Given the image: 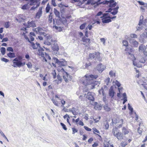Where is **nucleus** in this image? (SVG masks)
<instances>
[{
    "instance_id": "obj_50",
    "label": "nucleus",
    "mask_w": 147,
    "mask_h": 147,
    "mask_svg": "<svg viewBox=\"0 0 147 147\" xmlns=\"http://www.w3.org/2000/svg\"><path fill=\"white\" fill-rule=\"evenodd\" d=\"M63 78L64 80L66 82H68V80L67 78V77H66V75H65V74H64V73H63Z\"/></svg>"
},
{
    "instance_id": "obj_10",
    "label": "nucleus",
    "mask_w": 147,
    "mask_h": 147,
    "mask_svg": "<svg viewBox=\"0 0 147 147\" xmlns=\"http://www.w3.org/2000/svg\"><path fill=\"white\" fill-rule=\"evenodd\" d=\"M45 53L44 52L43 49L42 48H40L38 50V52H37V54L38 55L40 56H41L42 57H43L44 56V54Z\"/></svg>"
},
{
    "instance_id": "obj_18",
    "label": "nucleus",
    "mask_w": 147,
    "mask_h": 147,
    "mask_svg": "<svg viewBox=\"0 0 147 147\" xmlns=\"http://www.w3.org/2000/svg\"><path fill=\"white\" fill-rule=\"evenodd\" d=\"M130 42L131 43L134 47H137L138 44V42L136 40L133 39L131 40L130 41Z\"/></svg>"
},
{
    "instance_id": "obj_26",
    "label": "nucleus",
    "mask_w": 147,
    "mask_h": 147,
    "mask_svg": "<svg viewBox=\"0 0 147 147\" xmlns=\"http://www.w3.org/2000/svg\"><path fill=\"white\" fill-rule=\"evenodd\" d=\"M138 59L139 62L141 63H144L145 62L146 59L140 56Z\"/></svg>"
},
{
    "instance_id": "obj_21",
    "label": "nucleus",
    "mask_w": 147,
    "mask_h": 147,
    "mask_svg": "<svg viewBox=\"0 0 147 147\" xmlns=\"http://www.w3.org/2000/svg\"><path fill=\"white\" fill-rule=\"evenodd\" d=\"M115 123H119V124L118 126V127H120L121 126V124H122L123 122V120L122 119H116V120Z\"/></svg>"
},
{
    "instance_id": "obj_7",
    "label": "nucleus",
    "mask_w": 147,
    "mask_h": 147,
    "mask_svg": "<svg viewBox=\"0 0 147 147\" xmlns=\"http://www.w3.org/2000/svg\"><path fill=\"white\" fill-rule=\"evenodd\" d=\"M119 8L118 6H117L116 8L113 9L112 8H110L109 9L108 12H111L113 15H116L118 12V9Z\"/></svg>"
},
{
    "instance_id": "obj_6",
    "label": "nucleus",
    "mask_w": 147,
    "mask_h": 147,
    "mask_svg": "<svg viewBox=\"0 0 147 147\" xmlns=\"http://www.w3.org/2000/svg\"><path fill=\"white\" fill-rule=\"evenodd\" d=\"M97 0H88L86 3V5H89L90 4L91 5H98L99 4H100L102 3V2H101L100 3V0H98L96 1Z\"/></svg>"
},
{
    "instance_id": "obj_22",
    "label": "nucleus",
    "mask_w": 147,
    "mask_h": 147,
    "mask_svg": "<svg viewBox=\"0 0 147 147\" xmlns=\"http://www.w3.org/2000/svg\"><path fill=\"white\" fill-rule=\"evenodd\" d=\"M15 63L17 65V67H20L21 66H24L25 64V62L22 63L21 61H20V62H18V63Z\"/></svg>"
},
{
    "instance_id": "obj_16",
    "label": "nucleus",
    "mask_w": 147,
    "mask_h": 147,
    "mask_svg": "<svg viewBox=\"0 0 147 147\" xmlns=\"http://www.w3.org/2000/svg\"><path fill=\"white\" fill-rule=\"evenodd\" d=\"M100 53L99 52L95 53V59L96 60H97L99 61L101 60V58L100 57Z\"/></svg>"
},
{
    "instance_id": "obj_57",
    "label": "nucleus",
    "mask_w": 147,
    "mask_h": 147,
    "mask_svg": "<svg viewBox=\"0 0 147 147\" xmlns=\"http://www.w3.org/2000/svg\"><path fill=\"white\" fill-rule=\"evenodd\" d=\"M127 145L126 143L125 142H122L121 143V145L123 147H125Z\"/></svg>"
},
{
    "instance_id": "obj_28",
    "label": "nucleus",
    "mask_w": 147,
    "mask_h": 147,
    "mask_svg": "<svg viewBox=\"0 0 147 147\" xmlns=\"http://www.w3.org/2000/svg\"><path fill=\"white\" fill-rule=\"evenodd\" d=\"M7 55L10 58H14L16 57L15 53H9L7 54Z\"/></svg>"
},
{
    "instance_id": "obj_41",
    "label": "nucleus",
    "mask_w": 147,
    "mask_h": 147,
    "mask_svg": "<svg viewBox=\"0 0 147 147\" xmlns=\"http://www.w3.org/2000/svg\"><path fill=\"white\" fill-rule=\"evenodd\" d=\"M94 24V23H93L92 24V25H88V26L86 28V30H87L88 29L89 30H91L93 26L92 25H93Z\"/></svg>"
},
{
    "instance_id": "obj_47",
    "label": "nucleus",
    "mask_w": 147,
    "mask_h": 147,
    "mask_svg": "<svg viewBox=\"0 0 147 147\" xmlns=\"http://www.w3.org/2000/svg\"><path fill=\"white\" fill-rule=\"evenodd\" d=\"M45 37H46L47 39L50 40L51 39L52 36L51 35H50L48 34H47L45 35Z\"/></svg>"
},
{
    "instance_id": "obj_32",
    "label": "nucleus",
    "mask_w": 147,
    "mask_h": 147,
    "mask_svg": "<svg viewBox=\"0 0 147 147\" xmlns=\"http://www.w3.org/2000/svg\"><path fill=\"white\" fill-rule=\"evenodd\" d=\"M1 52L2 55H4L5 52V48L3 47H1Z\"/></svg>"
},
{
    "instance_id": "obj_11",
    "label": "nucleus",
    "mask_w": 147,
    "mask_h": 147,
    "mask_svg": "<svg viewBox=\"0 0 147 147\" xmlns=\"http://www.w3.org/2000/svg\"><path fill=\"white\" fill-rule=\"evenodd\" d=\"M109 95L111 98H113L115 92L113 90V87L111 86L110 88L109 91Z\"/></svg>"
},
{
    "instance_id": "obj_12",
    "label": "nucleus",
    "mask_w": 147,
    "mask_h": 147,
    "mask_svg": "<svg viewBox=\"0 0 147 147\" xmlns=\"http://www.w3.org/2000/svg\"><path fill=\"white\" fill-rule=\"evenodd\" d=\"M31 44V46L34 49H37L38 47H40V44L36 42L35 44L33 42H30Z\"/></svg>"
},
{
    "instance_id": "obj_46",
    "label": "nucleus",
    "mask_w": 147,
    "mask_h": 147,
    "mask_svg": "<svg viewBox=\"0 0 147 147\" xmlns=\"http://www.w3.org/2000/svg\"><path fill=\"white\" fill-rule=\"evenodd\" d=\"M100 40L101 42H102L104 45H105V43L106 41L105 39L104 38H101L100 39Z\"/></svg>"
},
{
    "instance_id": "obj_48",
    "label": "nucleus",
    "mask_w": 147,
    "mask_h": 147,
    "mask_svg": "<svg viewBox=\"0 0 147 147\" xmlns=\"http://www.w3.org/2000/svg\"><path fill=\"white\" fill-rule=\"evenodd\" d=\"M5 27L6 28H8L9 27V22H7L5 23Z\"/></svg>"
},
{
    "instance_id": "obj_20",
    "label": "nucleus",
    "mask_w": 147,
    "mask_h": 147,
    "mask_svg": "<svg viewBox=\"0 0 147 147\" xmlns=\"http://www.w3.org/2000/svg\"><path fill=\"white\" fill-rule=\"evenodd\" d=\"M30 5L29 4V2H28V3L27 4H25V5H23L22 6L21 8L22 9L24 10L30 8Z\"/></svg>"
},
{
    "instance_id": "obj_64",
    "label": "nucleus",
    "mask_w": 147,
    "mask_h": 147,
    "mask_svg": "<svg viewBox=\"0 0 147 147\" xmlns=\"http://www.w3.org/2000/svg\"><path fill=\"white\" fill-rule=\"evenodd\" d=\"M104 108L105 110L107 111H109L110 110V108H109L107 106H105L104 107Z\"/></svg>"
},
{
    "instance_id": "obj_44",
    "label": "nucleus",
    "mask_w": 147,
    "mask_h": 147,
    "mask_svg": "<svg viewBox=\"0 0 147 147\" xmlns=\"http://www.w3.org/2000/svg\"><path fill=\"white\" fill-rule=\"evenodd\" d=\"M89 57L91 59H94L95 58V53H93L90 54Z\"/></svg>"
},
{
    "instance_id": "obj_29",
    "label": "nucleus",
    "mask_w": 147,
    "mask_h": 147,
    "mask_svg": "<svg viewBox=\"0 0 147 147\" xmlns=\"http://www.w3.org/2000/svg\"><path fill=\"white\" fill-rule=\"evenodd\" d=\"M141 37H144V38L147 37V31L146 29H145L144 32L141 35Z\"/></svg>"
},
{
    "instance_id": "obj_2",
    "label": "nucleus",
    "mask_w": 147,
    "mask_h": 147,
    "mask_svg": "<svg viewBox=\"0 0 147 147\" xmlns=\"http://www.w3.org/2000/svg\"><path fill=\"white\" fill-rule=\"evenodd\" d=\"M112 132L114 136L116 137L119 140H120L123 139V134L121 132H119L117 128L115 127L113 128Z\"/></svg>"
},
{
    "instance_id": "obj_34",
    "label": "nucleus",
    "mask_w": 147,
    "mask_h": 147,
    "mask_svg": "<svg viewBox=\"0 0 147 147\" xmlns=\"http://www.w3.org/2000/svg\"><path fill=\"white\" fill-rule=\"evenodd\" d=\"M50 9V7L49 3H48L46 8V11L47 13H48Z\"/></svg>"
},
{
    "instance_id": "obj_4",
    "label": "nucleus",
    "mask_w": 147,
    "mask_h": 147,
    "mask_svg": "<svg viewBox=\"0 0 147 147\" xmlns=\"http://www.w3.org/2000/svg\"><path fill=\"white\" fill-rule=\"evenodd\" d=\"M103 4H109L110 7L112 8L115 7L117 5L116 2H115L113 0H110L109 1H106L105 2H102Z\"/></svg>"
},
{
    "instance_id": "obj_54",
    "label": "nucleus",
    "mask_w": 147,
    "mask_h": 147,
    "mask_svg": "<svg viewBox=\"0 0 147 147\" xmlns=\"http://www.w3.org/2000/svg\"><path fill=\"white\" fill-rule=\"evenodd\" d=\"M7 51H11L12 52H13V50L11 47H7Z\"/></svg>"
},
{
    "instance_id": "obj_14",
    "label": "nucleus",
    "mask_w": 147,
    "mask_h": 147,
    "mask_svg": "<svg viewBox=\"0 0 147 147\" xmlns=\"http://www.w3.org/2000/svg\"><path fill=\"white\" fill-rule=\"evenodd\" d=\"M101 18H102L101 17ZM103 18L102 19V22L103 23H108L111 22V20L110 19L104 17H103Z\"/></svg>"
},
{
    "instance_id": "obj_60",
    "label": "nucleus",
    "mask_w": 147,
    "mask_h": 147,
    "mask_svg": "<svg viewBox=\"0 0 147 147\" xmlns=\"http://www.w3.org/2000/svg\"><path fill=\"white\" fill-rule=\"evenodd\" d=\"M123 100H127V95H126V93H123Z\"/></svg>"
},
{
    "instance_id": "obj_30",
    "label": "nucleus",
    "mask_w": 147,
    "mask_h": 147,
    "mask_svg": "<svg viewBox=\"0 0 147 147\" xmlns=\"http://www.w3.org/2000/svg\"><path fill=\"white\" fill-rule=\"evenodd\" d=\"M109 74L111 77H115V72L113 71H110Z\"/></svg>"
},
{
    "instance_id": "obj_23",
    "label": "nucleus",
    "mask_w": 147,
    "mask_h": 147,
    "mask_svg": "<svg viewBox=\"0 0 147 147\" xmlns=\"http://www.w3.org/2000/svg\"><path fill=\"white\" fill-rule=\"evenodd\" d=\"M13 66L15 67H17V65L15 63H16V62L18 63V62L20 61H19L18 57L16 58H15L14 59H13Z\"/></svg>"
},
{
    "instance_id": "obj_8",
    "label": "nucleus",
    "mask_w": 147,
    "mask_h": 147,
    "mask_svg": "<svg viewBox=\"0 0 147 147\" xmlns=\"http://www.w3.org/2000/svg\"><path fill=\"white\" fill-rule=\"evenodd\" d=\"M125 50L127 51L126 52L127 54H128V57L132 60H133L134 57L133 55L131 53V52H132V51H133L132 49H130V52H129V48H126Z\"/></svg>"
},
{
    "instance_id": "obj_5",
    "label": "nucleus",
    "mask_w": 147,
    "mask_h": 147,
    "mask_svg": "<svg viewBox=\"0 0 147 147\" xmlns=\"http://www.w3.org/2000/svg\"><path fill=\"white\" fill-rule=\"evenodd\" d=\"M95 95V93L92 92H88L87 94H85V96H86V98L88 100L93 101L94 100V97Z\"/></svg>"
},
{
    "instance_id": "obj_49",
    "label": "nucleus",
    "mask_w": 147,
    "mask_h": 147,
    "mask_svg": "<svg viewBox=\"0 0 147 147\" xmlns=\"http://www.w3.org/2000/svg\"><path fill=\"white\" fill-rule=\"evenodd\" d=\"M128 108L131 111V112L132 113L133 111V109L132 107L131 106L129 103L128 104Z\"/></svg>"
},
{
    "instance_id": "obj_35",
    "label": "nucleus",
    "mask_w": 147,
    "mask_h": 147,
    "mask_svg": "<svg viewBox=\"0 0 147 147\" xmlns=\"http://www.w3.org/2000/svg\"><path fill=\"white\" fill-rule=\"evenodd\" d=\"M87 25V23L86 22L82 24L80 26V28L81 30H83L84 29L86 26Z\"/></svg>"
},
{
    "instance_id": "obj_59",
    "label": "nucleus",
    "mask_w": 147,
    "mask_h": 147,
    "mask_svg": "<svg viewBox=\"0 0 147 147\" xmlns=\"http://www.w3.org/2000/svg\"><path fill=\"white\" fill-rule=\"evenodd\" d=\"M52 74L53 76V78H56V74L55 70H54L52 72Z\"/></svg>"
},
{
    "instance_id": "obj_53",
    "label": "nucleus",
    "mask_w": 147,
    "mask_h": 147,
    "mask_svg": "<svg viewBox=\"0 0 147 147\" xmlns=\"http://www.w3.org/2000/svg\"><path fill=\"white\" fill-rule=\"evenodd\" d=\"M52 101H53V103L56 105L58 106V102L55 100H54L53 99H52Z\"/></svg>"
},
{
    "instance_id": "obj_37",
    "label": "nucleus",
    "mask_w": 147,
    "mask_h": 147,
    "mask_svg": "<svg viewBox=\"0 0 147 147\" xmlns=\"http://www.w3.org/2000/svg\"><path fill=\"white\" fill-rule=\"evenodd\" d=\"M52 13H50V14L49 16L48 22L49 23H51L52 22Z\"/></svg>"
},
{
    "instance_id": "obj_19",
    "label": "nucleus",
    "mask_w": 147,
    "mask_h": 147,
    "mask_svg": "<svg viewBox=\"0 0 147 147\" xmlns=\"http://www.w3.org/2000/svg\"><path fill=\"white\" fill-rule=\"evenodd\" d=\"M52 49L54 51H57L59 50V48L57 44H55L52 45Z\"/></svg>"
},
{
    "instance_id": "obj_31",
    "label": "nucleus",
    "mask_w": 147,
    "mask_h": 147,
    "mask_svg": "<svg viewBox=\"0 0 147 147\" xmlns=\"http://www.w3.org/2000/svg\"><path fill=\"white\" fill-rule=\"evenodd\" d=\"M110 78L109 77H107L105 81V84L107 85H108L110 83Z\"/></svg>"
},
{
    "instance_id": "obj_40",
    "label": "nucleus",
    "mask_w": 147,
    "mask_h": 147,
    "mask_svg": "<svg viewBox=\"0 0 147 147\" xmlns=\"http://www.w3.org/2000/svg\"><path fill=\"white\" fill-rule=\"evenodd\" d=\"M75 109H74V108H73L70 110H69L70 112H72L73 115H76V113Z\"/></svg>"
},
{
    "instance_id": "obj_3",
    "label": "nucleus",
    "mask_w": 147,
    "mask_h": 147,
    "mask_svg": "<svg viewBox=\"0 0 147 147\" xmlns=\"http://www.w3.org/2000/svg\"><path fill=\"white\" fill-rule=\"evenodd\" d=\"M146 26L145 22H142L141 20H140L138 25L136 26L137 30H141L144 29Z\"/></svg>"
},
{
    "instance_id": "obj_58",
    "label": "nucleus",
    "mask_w": 147,
    "mask_h": 147,
    "mask_svg": "<svg viewBox=\"0 0 147 147\" xmlns=\"http://www.w3.org/2000/svg\"><path fill=\"white\" fill-rule=\"evenodd\" d=\"M26 64L29 68H31L32 67V65L31 63L29 62Z\"/></svg>"
},
{
    "instance_id": "obj_9",
    "label": "nucleus",
    "mask_w": 147,
    "mask_h": 147,
    "mask_svg": "<svg viewBox=\"0 0 147 147\" xmlns=\"http://www.w3.org/2000/svg\"><path fill=\"white\" fill-rule=\"evenodd\" d=\"M105 68V66L101 64L98 65L96 67V69L100 73L102 72L104 70Z\"/></svg>"
},
{
    "instance_id": "obj_27",
    "label": "nucleus",
    "mask_w": 147,
    "mask_h": 147,
    "mask_svg": "<svg viewBox=\"0 0 147 147\" xmlns=\"http://www.w3.org/2000/svg\"><path fill=\"white\" fill-rule=\"evenodd\" d=\"M102 17L111 19V16L109 13H104L102 15Z\"/></svg>"
},
{
    "instance_id": "obj_62",
    "label": "nucleus",
    "mask_w": 147,
    "mask_h": 147,
    "mask_svg": "<svg viewBox=\"0 0 147 147\" xmlns=\"http://www.w3.org/2000/svg\"><path fill=\"white\" fill-rule=\"evenodd\" d=\"M44 43L45 45L48 46H49L51 45V42L49 41H45Z\"/></svg>"
},
{
    "instance_id": "obj_56",
    "label": "nucleus",
    "mask_w": 147,
    "mask_h": 147,
    "mask_svg": "<svg viewBox=\"0 0 147 147\" xmlns=\"http://www.w3.org/2000/svg\"><path fill=\"white\" fill-rule=\"evenodd\" d=\"M1 59L2 61H4V62H7L9 61L8 59L6 58H1Z\"/></svg>"
},
{
    "instance_id": "obj_36",
    "label": "nucleus",
    "mask_w": 147,
    "mask_h": 147,
    "mask_svg": "<svg viewBox=\"0 0 147 147\" xmlns=\"http://www.w3.org/2000/svg\"><path fill=\"white\" fill-rule=\"evenodd\" d=\"M122 133H124L125 135L129 133L128 131L125 127H123L122 129Z\"/></svg>"
},
{
    "instance_id": "obj_17",
    "label": "nucleus",
    "mask_w": 147,
    "mask_h": 147,
    "mask_svg": "<svg viewBox=\"0 0 147 147\" xmlns=\"http://www.w3.org/2000/svg\"><path fill=\"white\" fill-rule=\"evenodd\" d=\"M146 47L142 45H141L140 46L139 48V51L140 52H144L145 51V50H146Z\"/></svg>"
},
{
    "instance_id": "obj_51",
    "label": "nucleus",
    "mask_w": 147,
    "mask_h": 147,
    "mask_svg": "<svg viewBox=\"0 0 147 147\" xmlns=\"http://www.w3.org/2000/svg\"><path fill=\"white\" fill-rule=\"evenodd\" d=\"M123 43L124 46H128V42L126 40H124L123 41Z\"/></svg>"
},
{
    "instance_id": "obj_55",
    "label": "nucleus",
    "mask_w": 147,
    "mask_h": 147,
    "mask_svg": "<svg viewBox=\"0 0 147 147\" xmlns=\"http://www.w3.org/2000/svg\"><path fill=\"white\" fill-rule=\"evenodd\" d=\"M92 129L93 130V132L94 134H95V132H96L98 134H100L99 131H98L97 129H96V128H93Z\"/></svg>"
},
{
    "instance_id": "obj_1",
    "label": "nucleus",
    "mask_w": 147,
    "mask_h": 147,
    "mask_svg": "<svg viewBox=\"0 0 147 147\" xmlns=\"http://www.w3.org/2000/svg\"><path fill=\"white\" fill-rule=\"evenodd\" d=\"M98 77L97 75H86L83 77L81 79V81L82 84L85 86H89L88 87L89 89H92L94 88L95 84L93 79H96Z\"/></svg>"
},
{
    "instance_id": "obj_39",
    "label": "nucleus",
    "mask_w": 147,
    "mask_h": 147,
    "mask_svg": "<svg viewBox=\"0 0 147 147\" xmlns=\"http://www.w3.org/2000/svg\"><path fill=\"white\" fill-rule=\"evenodd\" d=\"M35 30L36 32H38L39 33L41 32V33H42L43 32H42V31L43 30L42 28H41L38 27L37 28H36L35 29Z\"/></svg>"
},
{
    "instance_id": "obj_13",
    "label": "nucleus",
    "mask_w": 147,
    "mask_h": 147,
    "mask_svg": "<svg viewBox=\"0 0 147 147\" xmlns=\"http://www.w3.org/2000/svg\"><path fill=\"white\" fill-rule=\"evenodd\" d=\"M42 8L40 7L39 8L38 12L37 13L36 17L37 18H39L41 16L42 12Z\"/></svg>"
},
{
    "instance_id": "obj_61",
    "label": "nucleus",
    "mask_w": 147,
    "mask_h": 147,
    "mask_svg": "<svg viewBox=\"0 0 147 147\" xmlns=\"http://www.w3.org/2000/svg\"><path fill=\"white\" fill-rule=\"evenodd\" d=\"M65 63L63 62V61H60V64H58V65H62L63 66H64L65 65Z\"/></svg>"
},
{
    "instance_id": "obj_38",
    "label": "nucleus",
    "mask_w": 147,
    "mask_h": 147,
    "mask_svg": "<svg viewBox=\"0 0 147 147\" xmlns=\"http://www.w3.org/2000/svg\"><path fill=\"white\" fill-rule=\"evenodd\" d=\"M64 74H65V75H66L67 78L68 80H71V76L69 75L66 72L64 71Z\"/></svg>"
},
{
    "instance_id": "obj_24",
    "label": "nucleus",
    "mask_w": 147,
    "mask_h": 147,
    "mask_svg": "<svg viewBox=\"0 0 147 147\" xmlns=\"http://www.w3.org/2000/svg\"><path fill=\"white\" fill-rule=\"evenodd\" d=\"M54 13L55 14V16L59 18H60V12L58 11L55 8H54Z\"/></svg>"
},
{
    "instance_id": "obj_15",
    "label": "nucleus",
    "mask_w": 147,
    "mask_h": 147,
    "mask_svg": "<svg viewBox=\"0 0 147 147\" xmlns=\"http://www.w3.org/2000/svg\"><path fill=\"white\" fill-rule=\"evenodd\" d=\"M28 27H36V24L34 21H31L30 22L29 21L28 22Z\"/></svg>"
},
{
    "instance_id": "obj_52",
    "label": "nucleus",
    "mask_w": 147,
    "mask_h": 147,
    "mask_svg": "<svg viewBox=\"0 0 147 147\" xmlns=\"http://www.w3.org/2000/svg\"><path fill=\"white\" fill-rule=\"evenodd\" d=\"M99 93L100 94H101L102 93L103 95V96H104V91L103 90L102 88V89L100 90L99 91Z\"/></svg>"
},
{
    "instance_id": "obj_42",
    "label": "nucleus",
    "mask_w": 147,
    "mask_h": 147,
    "mask_svg": "<svg viewBox=\"0 0 147 147\" xmlns=\"http://www.w3.org/2000/svg\"><path fill=\"white\" fill-rule=\"evenodd\" d=\"M130 37L132 38H137V35L135 34H130Z\"/></svg>"
},
{
    "instance_id": "obj_63",
    "label": "nucleus",
    "mask_w": 147,
    "mask_h": 147,
    "mask_svg": "<svg viewBox=\"0 0 147 147\" xmlns=\"http://www.w3.org/2000/svg\"><path fill=\"white\" fill-rule=\"evenodd\" d=\"M115 84L117 85L118 87L120 86L121 84L118 82L117 80H116L115 82Z\"/></svg>"
},
{
    "instance_id": "obj_45",
    "label": "nucleus",
    "mask_w": 147,
    "mask_h": 147,
    "mask_svg": "<svg viewBox=\"0 0 147 147\" xmlns=\"http://www.w3.org/2000/svg\"><path fill=\"white\" fill-rule=\"evenodd\" d=\"M53 59L54 60L55 62L57 63V64H60V61L58 60V59H57L56 58H53Z\"/></svg>"
},
{
    "instance_id": "obj_43",
    "label": "nucleus",
    "mask_w": 147,
    "mask_h": 147,
    "mask_svg": "<svg viewBox=\"0 0 147 147\" xmlns=\"http://www.w3.org/2000/svg\"><path fill=\"white\" fill-rule=\"evenodd\" d=\"M61 125L62 126V128L65 130H66L67 129V128L66 127L65 125L62 123H60Z\"/></svg>"
},
{
    "instance_id": "obj_25",
    "label": "nucleus",
    "mask_w": 147,
    "mask_h": 147,
    "mask_svg": "<svg viewBox=\"0 0 147 147\" xmlns=\"http://www.w3.org/2000/svg\"><path fill=\"white\" fill-rule=\"evenodd\" d=\"M59 7L61 8V13H63L64 12V7H68V6H65L62 4H60L59 6Z\"/></svg>"
},
{
    "instance_id": "obj_33",
    "label": "nucleus",
    "mask_w": 147,
    "mask_h": 147,
    "mask_svg": "<svg viewBox=\"0 0 147 147\" xmlns=\"http://www.w3.org/2000/svg\"><path fill=\"white\" fill-rule=\"evenodd\" d=\"M54 28L57 31L60 32L61 31L62 29L61 28L60 26H53Z\"/></svg>"
}]
</instances>
